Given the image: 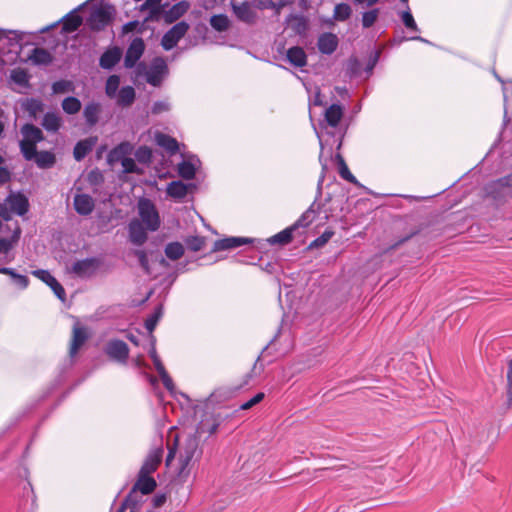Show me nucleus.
<instances>
[{"label": "nucleus", "instance_id": "f257e3e1", "mask_svg": "<svg viewBox=\"0 0 512 512\" xmlns=\"http://www.w3.org/2000/svg\"><path fill=\"white\" fill-rule=\"evenodd\" d=\"M138 212L140 219H133L128 229L131 243L141 246L147 240V232L158 229L159 216L154 204L145 198L139 200Z\"/></svg>", "mask_w": 512, "mask_h": 512}, {"label": "nucleus", "instance_id": "f03ea898", "mask_svg": "<svg viewBox=\"0 0 512 512\" xmlns=\"http://www.w3.org/2000/svg\"><path fill=\"white\" fill-rule=\"evenodd\" d=\"M160 464V450L154 449L146 458L136 481L133 492H140L143 495L151 493L156 487V481L150 474L157 470Z\"/></svg>", "mask_w": 512, "mask_h": 512}, {"label": "nucleus", "instance_id": "7ed1b4c3", "mask_svg": "<svg viewBox=\"0 0 512 512\" xmlns=\"http://www.w3.org/2000/svg\"><path fill=\"white\" fill-rule=\"evenodd\" d=\"M22 236V229L16 222L0 230V261L10 263L15 259V249Z\"/></svg>", "mask_w": 512, "mask_h": 512}, {"label": "nucleus", "instance_id": "20e7f679", "mask_svg": "<svg viewBox=\"0 0 512 512\" xmlns=\"http://www.w3.org/2000/svg\"><path fill=\"white\" fill-rule=\"evenodd\" d=\"M29 202L25 195L11 192L3 203H0V217L9 220L12 214L23 216L28 212Z\"/></svg>", "mask_w": 512, "mask_h": 512}, {"label": "nucleus", "instance_id": "39448f33", "mask_svg": "<svg viewBox=\"0 0 512 512\" xmlns=\"http://www.w3.org/2000/svg\"><path fill=\"white\" fill-rule=\"evenodd\" d=\"M133 147L128 142H123L110 151L108 155L109 162H121L124 172L126 173H141L142 170L138 167L135 161L128 156L132 153Z\"/></svg>", "mask_w": 512, "mask_h": 512}, {"label": "nucleus", "instance_id": "423d86ee", "mask_svg": "<svg viewBox=\"0 0 512 512\" xmlns=\"http://www.w3.org/2000/svg\"><path fill=\"white\" fill-rule=\"evenodd\" d=\"M200 440L201 439L195 434L190 435L186 439L185 445L179 454L178 463L173 473L180 475L185 470L189 462L194 458V456L200 454Z\"/></svg>", "mask_w": 512, "mask_h": 512}, {"label": "nucleus", "instance_id": "0eeeda50", "mask_svg": "<svg viewBox=\"0 0 512 512\" xmlns=\"http://www.w3.org/2000/svg\"><path fill=\"white\" fill-rule=\"evenodd\" d=\"M113 14L114 8L109 4L93 6L87 24L93 30H100L111 21Z\"/></svg>", "mask_w": 512, "mask_h": 512}, {"label": "nucleus", "instance_id": "6e6552de", "mask_svg": "<svg viewBox=\"0 0 512 512\" xmlns=\"http://www.w3.org/2000/svg\"><path fill=\"white\" fill-rule=\"evenodd\" d=\"M189 24L185 21L175 24L165 35L162 37V47L166 50L172 49L178 41L187 33Z\"/></svg>", "mask_w": 512, "mask_h": 512}, {"label": "nucleus", "instance_id": "1a4fd4ad", "mask_svg": "<svg viewBox=\"0 0 512 512\" xmlns=\"http://www.w3.org/2000/svg\"><path fill=\"white\" fill-rule=\"evenodd\" d=\"M219 426L220 420L217 416L211 413H205L198 423L194 434L197 435L200 439L205 435L211 436L217 432Z\"/></svg>", "mask_w": 512, "mask_h": 512}, {"label": "nucleus", "instance_id": "9d476101", "mask_svg": "<svg viewBox=\"0 0 512 512\" xmlns=\"http://www.w3.org/2000/svg\"><path fill=\"white\" fill-rule=\"evenodd\" d=\"M486 191L494 198L512 194V173L488 184Z\"/></svg>", "mask_w": 512, "mask_h": 512}, {"label": "nucleus", "instance_id": "9b49d317", "mask_svg": "<svg viewBox=\"0 0 512 512\" xmlns=\"http://www.w3.org/2000/svg\"><path fill=\"white\" fill-rule=\"evenodd\" d=\"M232 9L236 17L245 23L251 24L254 23L256 20V13L253 10L252 6L248 2H235L232 1L231 3Z\"/></svg>", "mask_w": 512, "mask_h": 512}, {"label": "nucleus", "instance_id": "f8f14e48", "mask_svg": "<svg viewBox=\"0 0 512 512\" xmlns=\"http://www.w3.org/2000/svg\"><path fill=\"white\" fill-rule=\"evenodd\" d=\"M167 5H162V18L166 23H173L183 16L189 9L190 5L187 1H180L166 10Z\"/></svg>", "mask_w": 512, "mask_h": 512}, {"label": "nucleus", "instance_id": "ddd939ff", "mask_svg": "<svg viewBox=\"0 0 512 512\" xmlns=\"http://www.w3.org/2000/svg\"><path fill=\"white\" fill-rule=\"evenodd\" d=\"M32 274L46 283L55 293V295L61 299L64 300L65 297V291L63 287L58 283V281L46 270H34L32 271Z\"/></svg>", "mask_w": 512, "mask_h": 512}, {"label": "nucleus", "instance_id": "4468645a", "mask_svg": "<svg viewBox=\"0 0 512 512\" xmlns=\"http://www.w3.org/2000/svg\"><path fill=\"white\" fill-rule=\"evenodd\" d=\"M144 52V42L142 39L140 38H135L127 52H126V56H125V66L126 67H133L135 65V63L140 59V57L142 56Z\"/></svg>", "mask_w": 512, "mask_h": 512}, {"label": "nucleus", "instance_id": "2eb2a0df", "mask_svg": "<svg viewBox=\"0 0 512 512\" xmlns=\"http://www.w3.org/2000/svg\"><path fill=\"white\" fill-rule=\"evenodd\" d=\"M317 46L321 53L330 55L338 47V38L333 33H323L318 38Z\"/></svg>", "mask_w": 512, "mask_h": 512}, {"label": "nucleus", "instance_id": "dca6fc26", "mask_svg": "<svg viewBox=\"0 0 512 512\" xmlns=\"http://www.w3.org/2000/svg\"><path fill=\"white\" fill-rule=\"evenodd\" d=\"M178 441H179V433L178 430L174 427H171L167 433V449L168 454L166 457V467L171 470L172 469V462L174 459V456L177 451L178 447Z\"/></svg>", "mask_w": 512, "mask_h": 512}, {"label": "nucleus", "instance_id": "f3484780", "mask_svg": "<svg viewBox=\"0 0 512 512\" xmlns=\"http://www.w3.org/2000/svg\"><path fill=\"white\" fill-rule=\"evenodd\" d=\"M287 25L298 35H305L309 29V21L305 16L291 14L286 19Z\"/></svg>", "mask_w": 512, "mask_h": 512}, {"label": "nucleus", "instance_id": "a211bd4d", "mask_svg": "<svg viewBox=\"0 0 512 512\" xmlns=\"http://www.w3.org/2000/svg\"><path fill=\"white\" fill-rule=\"evenodd\" d=\"M74 208L78 214L88 215L94 209V200L87 194H77L74 197Z\"/></svg>", "mask_w": 512, "mask_h": 512}, {"label": "nucleus", "instance_id": "6ab92c4d", "mask_svg": "<svg viewBox=\"0 0 512 512\" xmlns=\"http://www.w3.org/2000/svg\"><path fill=\"white\" fill-rule=\"evenodd\" d=\"M80 5L78 8L67 14L63 18L62 30L66 33L73 32L78 29L82 24V18L79 16L78 11L84 6Z\"/></svg>", "mask_w": 512, "mask_h": 512}, {"label": "nucleus", "instance_id": "aec40b11", "mask_svg": "<svg viewBox=\"0 0 512 512\" xmlns=\"http://www.w3.org/2000/svg\"><path fill=\"white\" fill-rule=\"evenodd\" d=\"M107 353L110 357L118 361H123L128 356V347L123 341H111L107 346Z\"/></svg>", "mask_w": 512, "mask_h": 512}, {"label": "nucleus", "instance_id": "412c9836", "mask_svg": "<svg viewBox=\"0 0 512 512\" xmlns=\"http://www.w3.org/2000/svg\"><path fill=\"white\" fill-rule=\"evenodd\" d=\"M251 240L248 238H242V237H230L225 238L221 240H217L214 243L213 251H221V250H227L239 247L244 244L250 243Z\"/></svg>", "mask_w": 512, "mask_h": 512}, {"label": "nucleus", "instance_id": "4be33fe9", "mask_svg": "<svg viewBox=\"0 0 512 512\" xmlns=\"http://www.w3.org/2000/svg\"><path fill=\"white\" fill-rule=\"evenodd\" d=\"M286 56L288 61L295 67H303L307 63L306 53L303 48L299 46L289 48Z\"/></svg>", "mask_w": 512, "mask_h": 512}, {"label": "nucleus", "instance_id": "5701e85b", "mask_svg": "<svg viewBox=\"0 0 512 512\" xmlns=\"http://www.w3.org/2000/svg\"><path fill=\"white\" fill-rule=\"evenodd\" d=\"M87 339V333L84 328L80 327L78 324H75L73 327V336L72 342L70 346V355L73 357L76 355L78 349L83 345V343Z\"/></svg>", "mask_w": 512, "mask_h": 512}, {"label": "nucleus", "instance_id": "b1692460", "mask_svg": "<svg viewBox=\"0 0 512 512\" xmlns=\"http://www.w3.org/2000/svg\"><path fill=\"white\" fill-rule=\"evenodd\" d=\"M96 269V262L93 259H85L73 264L72 271L78 276H88Z\"/></svg>", "mask_w": 512, "mask_h": 512}, {"label": "nucleus", "instance_id": "393cba45", "mask_svg": "<svg viewBox=\"0 0 512 512\" xmlns=\"http://www.w3.org/2000/svg\"><path fill=\"white\" fill-rule=\"evenodd\" d=\"M188 187V185L180 180L173 181L167 186L166 193L174 199H182L187 195Z\"/></svg>", "mask_w": 512, "mask_h": 512}, {"label": "nucleus", "instance_id": "a878e982", "mask_svg": "<svg viewBox=\"0 0 512 512\" xmlns=\"http://www.w3.org/2000/svg\"><path fill=\"white\" fill-rule=\"evenodd\" d=\"M28 61L35 65H47L52 61V56L43 48H34L28 56Z\"/></svg>", "mask_w": 512, "mask_h": 512}, {"label": "nucleus", "instance_id": "bb28decb", "mask_svg": "<svg viewBox=\"0 0 512 512\" xmlns=\"http://www.w3.org/2000/svg\"><path fill=\"white\" fill-rule=\"evenodd\" d=\"M121 58V50L113 48L106 51L100 58V65L105 69L112 68Z\"/></svg>", "mask_w": 512, "mask_h": 512}, {"label": "nucleus", "instance_id": "cd10ccee", "mask_svg": "<svg viewBox=\"0 0 512 512\" xmlns=\"http://www.w3.org/2000/svg\"><path fill=\"white\" fill-rule=\"evenodd\" d=\"M114 98L116 99L118 105L129 106L135 99L134 88L131 86L122 87Z\"/></svg>", "mask_w": 512, "mask_h": 512}, {"label": "nucleus", "instance_id": "c85d7f7f", "mask_svg": "<svg viewBox=\"0 0 512 512\" xmlns=\"http://www.w3.org/2000/svg\"><path fill=\"white\" fill-rule=\"evenodd\" d=\"M343 116V110L340 105L333 104L325 112V119L331 127H336Z\"/></svg>", "mask_w": 512, "mask_h": 512}, {"label": "nucleus", "instance_id": "c756f323", "mask_svg": "<svg viewBox=\"0 0 512 512\" xmlns=\"http://www.w3.org/2000/svg\"><path fill=\"white\" fill-rule=\"evenodd\" d=\"M181 147L185 148L184 144H180L175 138L162 134V149L170 155H174L180 151Z\"/></svg>", "mask_w": 512, "mask_h": 512}, {"label": "nucleus", "instance_id": "7c9ffc66", "mask_svg": "<svg viewBox=\"0 0 512 512\" xmlns=\"http://www.w3.org/2000/svg\"><path fill=\"white\" fill-rule=\"evenodd\" d=\"M21 133L23 135L22 140H28L36 143L42 140L41 130L33 125L27 124L23 126L21 129Z\"/></svg>", "mask_w": 512, "mask_h": 512}, {"label": "nucleus", "instance_id": "2f4dec72", "mask_svg": "<svg viewBox=\"0 0 512 512\" xmlns=\"http://www.w3.org/2000/svg\"><path fill=\"white\" fill-rule=\"evenodd\" d=\"M294 227H289L287 229H284L283 231L279 232L278 234L272 236L268 241L270 244H279V245H286L290 243L293 239L292 232L294 231Z\"/></svg>", "mask_w": 512, "mask_h": 512}, {"label": "nucleus", "instance_id": "473e14b6", "mask_svg": "<svg viewBox=\"0 0 512 512\" xmlns=\"http://www.w3.org/2000/svg\"><path fill=\"white\" fill-rule=\"evenodd\" d=\"M95 141L92 139H87L80 141L74 148V157L76 160H81L86 156V154L92 149Z\"/></svg>", "mask_w": 512, "mask_h": 512}, {"label": "nucleus", "instance_id": "72a5a7b5", "mask_svg": "<svg viewBox=\"0 0 512 512\" xmlns=\"http://www.w3.org/2000/svg\"><path fill=\"white\" fill-rule=\"evenodd\" d=\"M43 127L48 131H57L61 125V118L55 113H47L42 122Z\"/></svg>", "mask_w": 512, "mask_h": 512}, {"label": "nucleus", "instance_id": "f704fd0d", "mask_svg": "<svg viewBox=\"0 0 512 512\" xmlns=\"http://www.w3.org/2000/svg\"><path fill=\"white\" fill-rule=\"evenodd\" d=\"M165 254L171 260H178L184 254V247L179 242L169 243L165 248Z\"/></svg>", "mask_w": 512, "mask_h": 512}, {"label": "nucleus", "instance_id": "c9c22d12", "mask_svg": "<svg viewBox=\"0 0 512 512\" xmlns=\"http://www.w3.org/2000/svg\"><path fill=\"white\" fill-rule=\"evenodd\" d=\"M352 9L346 3H339L334 8L333 18L336 21H345L350 18Z\"/></svg>", "mask_w": 512, "mask_h": 512}, {"label": "nucleus", "instance_id": "e433bc0d", "mask_svg": "<svg viewBox=\"0 0 512 512\" xmlns=\"http://www.w3.org/2000/svg\"><path fill=\"white\" fill-rule=\"evenodd\" d=\"M230 21L226 15H214L210 19V25L217 31L223 32L229 28Z\"/></svg>", "mask_w": 512, "mask_h": 512}, {"label": "nucleus", "instance_id": "4c0bfd02", "mask_svg": "<svg viewBox=\"0 0 512 512\" xmlns=\"http://www.w3.org/2000/svg\"><path fill=\"white\" fill-rule=\"evenodd\" d=\"M142 10L149 12L147 19H158L160 15V0H146L142 5Z\"/></svg>", "mask_w": 512, "mask_h": 512}, {"label": "nucleus", "instance_id": "58836bf2", "mask_svg": "<svg viewBox=\"0 0 512 512\" xmlns=\"http://www.w3.org/2000/svg\"><path fill=\"white\" fill-rule=\"evenodd\" d=\"M11 80L21 87H26L29 82V75L24 69L16 68L11 71Z\"/></svg>", "mask_w": 512, "mask_h": 512}, {"label": "nucleus", "instance_id": "ea45409f", "mask_svg": "<svg viewBox=\"0 0 512 512\" xmlns=\"http://www.w3.org/2000/svg\"><path fill=\"white\" fill-rule=\"evenodd\" d=\"M62 108L67 114H76L81 109V102L75 97H67L62 102Z\"/></svg>", "mask_w": 512, "mask_h": 512}, {"label": "nucleus", "instance_id": "a19ab883", "mask_svg": "<svg viewBox=\"0 0 512 512\" xmlns=\"http://www.w3.org/2000/svg\"><path fill=\"white\" fill-rule=\"evenodd\" d=\"M99 111L100 107L96 103H90L86 105L84 109V117L90 125H93L97 122Z\"/></svg>", "mask_w": 512, "mask_h": 512}, {"label": "nucleus", "instance_id": "79ce46f5", "mask_svg": "<svg viewBox=\"0 0 512 512\" xmlns=\"http://www.w3.org/2000/svg\"><path fill=\"white\" fill-rule=\"evenodd\" d=\"M33 159H35L40 168L51 167L55 162V157L50 152L37 153Z\"/></svg>", "mask_w": 512, "mask_h": 512}, {"label": "nucleus", "instance_id": "37998d69", "mask_svg": "<svg viewBox=\"0 0 512 512\" xmlns=\"http://www.w3.org/2000/svg\"><path fill=\"white\" fill-rule=\"evenodd\" d=\"M338 170H339L340 176L343 179L347 180L350 183L357 184L356 178L350 172L345 160L340 155H338Z\"/></svg>", "mask_w": 512, "mask_h": 512}, {"label": "nucleus", "instance_id": "c03bdc74", "mask_svg": "<svg viewBox=\"0 0 512 512\" xmlns=\"http://www.w3.org/2000/svg\"><path fill=\"white\" fill-rule=\"evenodd\" d=\"M178 173L184 179L190 180L195 176V168L192 163L182 161L178 164Z\"/></svg>", "mask_w": 512, "mask_h": 512}, {"label": "nucleus", "instance_id": "a18cd8bd", "mask_svg": "<svg viewBox=\"0 0 512 512\" xmlns=\"http://www.w3.org/2000/svg\"><path fill=\"white\" fill-rule=\"evenodd\" d=\"M185 243L188 249L197 252L204 248L206 241L201 236H189L185 239Z\"/></svg>", "mask_w": 512, "mask_h": 512}, {"label": "nucleus", "instance_id": "49530a36", "mask_svg": "<svg viewBox=\"0 0 512 512\" xmlns=\"http://www.w3.org/2000/svg\"><path fill=\"white\" fill-rule=\"evenodd\" d=\"M21 151L27 160H31L37 154L36 142L21 140L20 142Z\"/></svg>", "mask_w": 512, "mask_h": 512}, {"label": "nucleus", "instance_id": "de8ad7c7", "mask_svg": "<svg viewBox=\"0 0 512 512\" xmlns=\"http://www.w3.org/2000/svg\"><path fill=\"white\" fill-rule=\"evenodd\" d=\"M120 79L117 75H112L107 79L106 82V94L110 98L116 97V94L118 93L117 90L119 88Z\"/></svg>", "mask_w": 512, "mask_h": 512}, {"label": "nucleus", "instance_id": "09e8293b", "mask_svg": "<svg viewBox=\"0 0 512 512\" xmlns=\"http://www.w3.org/2000/svg\"><path fill=\"white\" fill-rule=\"evenodd\" d=\"M52 90L54 94L68 93L74 91V86L71 81L61 80L52 85Z\"/></svg>", "mask_w": 512, "mask_h": 512}, {"label": "nucleus", "instance_id": "8fccbe9b", "mask_svg": "<svg viewBox=\"0 0 512 512\" xmlns=\"http://www.w3.org/2000/svg\"><path fill=\"white\" fill-rule=\"evenodd\" d=\"M379 14L378 9H373L368 12L363 13L362 16V25L364 28H369L374 25V23L377 21Z\"/></svg>", "mask_w": 512, "mask_h": 512}, {"label": "nucleus", "instance_id": "3c124183", "mask_svg": "<svg viewBox=\"0 0 512 512\" xmlns=\"http://www.w3.org/2000/svg\"><path fill=\"white\" fill-rule=\"evenodd\" d=\"M334 235L333 231L327 230L317 239H315L310 245L309 248H319L324 246Z\"/></svg>", "mask_w": 512, "mask_h": 512}, {"label": "nucleus", "instance_id": "603ef678", "mask_svg": "<svg viewBox=\"0 0 512 512\" xmlns=\"http://www.w3.org/2000/svg\"><path fill=\"white\" fill-rule=\"evenodd\" d=\"M506 393H507V406L512 407V359L508 362Z\"/></svg>", "mask_w": 512, "mask_h": 512}, {"label": "nucleus", "instance_id": "864d4df0", "mask_svg": "<svg viewBox=\"0 0 512 512\" xmlns=\"http://www.w3.org/2000/svg\"><path fill=\"white\" fill-rule=\"evenodd\" d=\"M425 225L424 224H418L416 226H414L410 232L403 238H401L399 241H397L393 246L392 248H396L398 247L399 245L405 243L406 241H408L409 239H411L412 237L418 235L423 229H424Z\"/></svg>", "mask_w": 512, "mask_h": 512}, {"label": "nucleus", "instance_id": "5fc2aeb1", "mask_svg": "<svg viewBox=\"0 0 512 512\" xmlns=\"http://www.w3.org/2000/svg\"><path fill=\"white\" fill-rule=\"evenodd\" d=\"M136 160L141 163H148L151 159V150L147 147H140L135 152Z\"/></svg>", "mask_w": 512, "mask_h": 512}, {"label": "nucleus", "instance_id": "6e6d98bb", "mask_svg": "<svg viewBox=\"0 0 512 512\" xmlns=\"http://www.w3.org/2000/svg\"><path fill=\"white\" fill-rule=\"evenodd\" d=\"M159 316H160V309L157 308V309H155L153 315L146 320L145 328L149 334H151L155 330L157 323H158Z\"/></svg>", "mask_w": 512, "mask_h": 512}, {"label": "nucleus", "instance_id": "4d7b16f0", "mask_svg": "<svg viewBox=\"0 0 512 512\" xmlns=\"http://www.w3.org/2000/svg\"><path fill=\"white\" fill-rule=\"evenodd\" d=\"M156 342H157L156 338L152 337L151 342L149 344V354H150V357L153 360V363H154V366H155L156 370L160 371V360H159L158 355H157Z\"/></svg>", "mask_w": 512, "mask_h": 512}, {"label": "nucleus", "instance_id": "13d9d810", "mask_svg": "<svg viewBox=\"0 0 512 512\" xmlns=\"http://www.w3.org/2000/svg\"><path fill=\"white\" fill-rule=\"evenodd\" d=\"M18 38L19 35L17 31L0 29V43L7 40L8 43L11 44L12 41H17Z\"/></svg>", "mask_w": 512, "mask_h": 512}, {"label": "nucleus", "instance_id": "bf43d9fd", "mask_svg": "<svg viewBox=\"0 0 512 512\" xmlns=\"http://www.w3.org/2000/svg\"><path fill=\"white\" fill-rule=\"evenodd\" d=\"M314 214V210L312 208L308 209L302 217L292 226L294 229H296L299 226H308L309 223L312 222V215Z\"/></svg>", "mask_w": 512, "mask_h": 512}, {"label": "nucleus", "instance_id": "052dcab7", "mask_svg": "<svg viewBox=\"0 0 512 512\" xmlns=\"http://www.w3.org/2000/svg\"><path fill=\"white\" fill-rule=\"evenodd\" d=\"M146 80L153 86L160 85V71L157 69V67L147 73Z\"/></svg>", "mask_w": 512, "mask_h": 512}, {"label": "nucleus", "instance_id": "680f3d73", "mask_svg": "<svg viewBox=\"0 0 512 512\" xmlns=\"http://www.w3.org/2000/svg\"><path fill=\"white\" fill-rule=\"evenodd\" d=\"M402 20L407 28L412 29V30H417V25H416L414 18L410 12H408V11L403 12Z\"/></svg>", "mask_w": 512, "mask_h": 512}, {"label": "nucleus", "instance_id": "e2e57ef3", "mask_svg": "<svg viewBox=\"0 0 512 512\" xmlns=\"http://www.w3.org/2000/svg\"><path fill=\"white\" fill-rule=\"evenodd\" d=\"M15 286L20 289H25L29 285V279L25 275L18 274L13 280Z\"/></svg>", "mask_w": 512, "mask_h": 512}, {"label": "nucleus", "instance_id": "0e129e2a", "mask_svg": "<svg viewBox=\"0 0 512 512\" xmlns=\"http://www.w3.org/2000/svg\"><path fill=\"white\" fill-rule=\"evenodd\" d=\"M26 105L27 109L33 114L42 111V103L38 100L32 99L28 101Z\"/></svg>", "mask_w": 512, "mask_h": 512}, {"label": "nucleus", "instance_id": "69168bd1", "mask_svg": "<svg viewBox=\"0 0 512 512\" xmlns=\"http://www.w3.org/2000/svg\"><path fill=\"white\" fill-rule=\"evenodd\" d=\"M260 360V357H258L255 361V363L253 364V366L250 368V371L245 373L244 377H243V380L241 381V383L239 384V387H242L244 385H247L249 383V381L252 379L253 377V372L255 371L256 369V365H257V362Z\"/></svg>", "mask_w": 512, "mask_h": 512}, {"label": "nucleus", "instance_id": "338daca9", "mask_svg": "<svg viewBox=\"0 0 512 512\" xmlns=\"http://www.w3.org/2000/svg\"><path fill=\"white\" fill-rule=\"evenodd\" d=\"M162 384L170 391H174V384L167 372L162 368Z\"/></svg>", "mask_w": 512, "mask_h": 512}, {"label": "nucleus", "instance_id": "774afa93", "mask_svg": "<svg viewBox=\"0 0 512 512\" xmlns=\"http://www.w3.org/2000/svg\"><path fill=\"white\" fill-rule=\"evenodd\" d=\"M137 255L139 257V260H140V263H141L142 267L146 270V272L150 273L151 272V267H150V265L148 263L147 255L143 251H138Z\"/></svg>", "mask_w": 512, "mask_h": 512}]
</instances>
